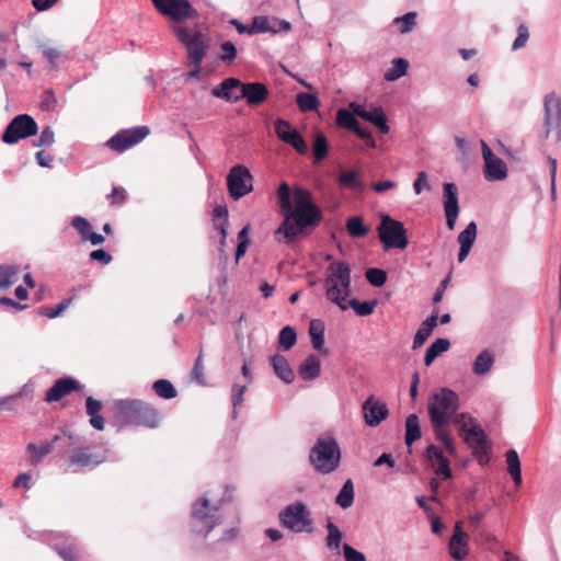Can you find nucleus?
Segmentation results:
<instances>
[{"label": "nucleus", "instance_id": "obj_29", "mask_svg": "<svg viewBox=\"0 0 561 561\" xmlns=\"http://www.w3.org/2000/svg\"><path fill=\"white\" fill-rule=\"evenodd\" d=\"M272 366L275 375L286 383H291L295 379L294 370L291 369L288 360L280 354H275L272 357Z\"/></svg>", "mask_w": 561, "mask_h": 561}, {"label": "nucleus", "instance_id": "obj_28", "mask_svg": "<svg viewBox=\"0 0 561 561\" xmlns=\"http://www.w3.org/2000/svg\"><path fill=\"white\" fill-rule=\"evenodd\" d=\"M58 439H59V435H55L50 442H46L42 445L28 443L26 446V451L30 455V462L32 465H37L38 462H41L42 459L54 449V444Z\"/></svg>", "mask_w": 561, "mask_h": 561}, {"label": "nucleus", "instance_id": "obj_2", "mask_svg": "<svg viewBox=\"0 0 561 561\" xmlns=\"http://www.w3.org/2000/svg\"><path fill=\"white\" fill-rule=\"evenodd\" d=\"M233 488L227 486L221 497L205 493L191 505V528L195 534L206 537L224 520L225 508L232 501Z\"/></svg>", "mask_w": 561, "mask_h": 561}, {"label": "nucleus", "instance_id": "obj_50", "mask_svg": "<svg viewBox=\"0 0 561 561\" xmlns=\"http://www.w3.org/2000/svg\"><path fill=\"white\" fill-rule=\"evenodd\" d=\"M355 113L352 111H347L345 108H341L337 111L336 115V123L345 128L354 129L356 125L358 124L357 119L355 118Z\"/></svg>", "mask_w": 561, "mask_h": 561}, {"label": "nucleus", "instance_id": "obj_21", "mask_svg": "<svg viewBox=\"0 0 561 561\" xmlns=\"http://www.w3.org/2000/svg\"><path fill=\"white\" fill-rule=\"evenodd\" d=\"M227 186L229 195L234 201L245 195V165L237 164L230 170L227 176Z\"/></svg>", "mask_w": 561, "mask_h": 561}, {"label": "nucleus", "instance_id": "obj_27", "mask_svg": "<svg viewBox=\"0 0 561 561\" xmlns=\"http://www.w3.org/2000/svg\"><path fill=\"white\" fill-rule=\"evenodd\" d=\"M321 362L316 355H309L298 368L299 377L305 381L314 380L320 376Z\"/></svg>", "mask_w": 561, "mask_h": 561}, {"label": "nucleus", "instance_id": "obj_19", "mask_svg": "<svg viewBox=\"0 0 561 561\" xmlns=\"http://www.w3.org/2000/svg\"><path fill=\"white\" fill-rule=\"evenodd\" d=\"M364 420L368 426L375 427L387 419L389 411L386 403L369 397L363 403Z\"/></svg>", "mask_w": 561, "mask_h": 561}, {"label": "nucleus", "instance_id": "obj_51", "mask_svg": "<svg viewBox=\"0 0 561 561\" xmlns=\"http://www.w3.org/2000/svg\"><path fill=\"white\" fill-rule=\"evenodd\" d=\"M71 301L72 298H65L55 308H41L38 313L49 319L57 318L58 316L61 314L62 311H65L70 306Z\"/></svg>", "mask_w": 561, "mask_h": 561}, {"label": "nucleus", "instance_id": "obj_62", "mask_svg": "<svg viewBox=\"0 0 561 561\" xmlns=\"http://www.w3.org/2000/svg\"><path fill=\"white\" fill-rule=\"evenodd\" d=\"M89 257L91 261L100 262L103 265H107L112 262V255L104 249H96L90 252Z\"/></svg>", "mask_w": 561, "mask_h": 561}, {"label": "nucleus", "instance_id": "obj_42", "mask_svg": "<svg viewBox=\"0 0 561 561\" xmlns=\"http://www.w3.org/2000/svg\"><path fill=\"white\" fill-rule=\"evenodd\" d=\"M296 102L301 112L316 111L320 105V101L314 94L305 92L298 93L296 95Z\"/></svg>", "mask_w": 561, "mask_h": 561}, {"label": "nucleus", "instance_id": "obj_54", "mask_svg": "<svg viewBox=\"0 0 561 561\" xmlns=\"http://www.w3.org/2000/svg\"><path fill=\"white\" fill-rule=\"evenodd\" d=\"M58 100L51 89L45 90L41 95V108L46 112L56 111Z\"/></svg>", "mask_w": 561, "mask_h": 561}, {"label": "nucleus", "instance_id": "obj_18", "mask_svg": "<svg viewBox=\"0 0 561 561\" xmlns=\"http://www.w3.org/2000/svg\"><path fill=\"white\" fill-rule=\"evenodd\" d=\"M444 210L448 229L453 230L459 214L458 192L454 183H444Z\"/></svg>", "mask_w": 561, "mask_h": 561}, {"label": "nucleus", "instance_id": "obj_63", "mask_svg": "<svg viewBox=\"0 0 561 561\" xmlns=\"http://www.w3.org/2000/svg\"><path fill=\"white\" fill-rule=\"evenodd\" d=\"M221 48V55L219 56V58L222 60V61H231L236 58L237 56V49H236V46L234 44H232L231 42H225L221 44L220 46Z\"/></svg>", "mask_w": 561, "mask_h": 561}, {"label": "nucleus", "instance_id": "obj_3", "mask_svg": "<svg viewBox=\"0 0 561 561\" xmlns=\"http://www.w3.org/2000/svg\"><path fill=\"white\" fill-rule=\"evenodd\" d=\"M459 407V398L456 392L447 388H442L433 393L428 399V414L435 435L440 440L445 449L455 455V444L446 424L451 420Z\"/></svg>", "mask_w": 561, "mask_h": 561}, {"label": "nucleus", "instance_id": "obj_48", "mask_svg": "<svg viewBox=\"0 0 561 561\" xmlns=\"http://www.w3.org/2000/svg\"><path fill=\"white\" fill-rule=\"evenodd\" d=\"M71 226L76 229L82 241H87L88 236L93 229L91 222L82 216L72 217Z\"/></svg>", "mask_w": 561, "mask_h": 561}, {"label": "nucleus", "instance_id": "obj_4", "mask_svg": "<svg viewBox=\"0 0 561 561\" xmlns=\"http://www.w3.org/2000/svg\"><path fill=\"white\" fill-rule=\"evenodd\" d=\"M115 419L122 425H137L156 428L160 417L157 409L138 399H122L114 402Z\"/></svg>", "mask_w": 561, "mask_h": 561}, {"label": "nucleus", "instance_id": "obj_61", "mask_svg": "<svg viewBox=\"0 0 561 561\" xmlns=\"http://www.w3.org/2000/svg\"><path fill=\"white\" fill-rule=\"evenodd\" d=\"M285 142L291 145L299 153H306L308 146L301 135L295 130L294 134L285 140Z\"/></svg>", "mask_w": 561, "mask_h": 561}, {"label": "nucleus", "instance_id": "obj_23", "mask_svg": "<svg viewBox=\"0 0 561 561\" xmlns=\"http://www.w3.org/2000/svg\"><path fill=\"white\" fill-rule=\"evenodd\" d=\"M449 553L455 560H462L468 554V536L462 531V523L457 522L449 541Z\"/></svg>", "mask_w": 561, "mask_h": 561}, {"label": "nucleus", "instance_id": "obj_15", "mask_svg": "<svg viewBox=\"0 0 561 561\" xmlns=\"http://www.w3.org/2000/svg\"><path fill=\"white\" fill-rule=\"evenodd\" d=\"M482 157L485 163L484 176L489 181H500L506 178L507 168L504 161L495 157L484 140H481Z\"/></svg>", "mask_w": 561, "mask_h": 561}, {"label": "nucleus", "instance_id": "obj_58", "mask_svg": "<svg viewBox=\"0 0 561 561\" xmlns=\"http://www.w3.org/2000/svg\"><path fill=\"white\" fill-rule=\"evenodd\" d=\"M55 142V133L50 126H45L39 137L34 141L35 147H49Z\"/></svg>", "mask_w": 561, "mask_h": 561}, {"label": "nucleus", "instance_id": "obj_5", "mask_svg": "<svg viewBox=\"0 0 561 561\" xmlns=\"http://www.w3.org/2000/svg\"><path fill=\"white\" fill-rule=\"evenodd\" d=\"M325 297L341 310L348 309L351 295V268L344 261L331 263L327 268L324 279Z\"/></svg>", "mask_w": 561, "mask_h": 561}, {"label": "nucleus", "instance_id": "obj_49", "mask_svg": "<svg viewBox=\"0 0 561 561\" xmlns=\"http://www.w3.org/2000/svg\"><path fill=\"white\" fill-rule=\"evenodd\" d=\"M347 232L353 238H360L367 233V228L363 224L360 217H352L346 222Z\"/></svg>", "mask_w": 561, "mask_h": 561}, {"label": "nucleus", "instance_id": "obj_46", "mask_svg": "<svg viewBox=\"0 0 561 561\" xmlns=\"http://www.w3.org/2000/svg\"><path fill=\"white\" fill-rule=\"evenodd\" d=\"M18 280L16 268L12 265H0V289H7Z\"/></svg>", "mask_w": 561, "mask_h": 561}, {"label": "nucleus", "instance_id": "obj_6", "mask_svg": "<svg viewBox=\"0 0 561 561\" xmlns=\"http://www.w3.org/2000/svg\"><path fill=\"white\" fill-rule=\"evenodd\" d=\"M309 459L316 471L323 474L333 472L341 461V449L335 438H319L310 450Z\"/></svg>", "mask_w": 561, "mask_h": 561}, {"label": "nucleus", "instance_id": "obj_9", "mask_svg": "<svg viewBox=\"0 0 561 561\" xmlns=\"http://www.w3.org/2000/svg\"><path fill=\"white\" fill-rule=\"evenodd\" d=\"M378 233L385 249L397 248L404 250L409 244L403 224L392 219L388 215L382 216L381 224L378 227Z\"/></svg>", "mask_w": 561, "mask_h": 561}, {"label": "nucleus", "instance_id": "obj_52", "mask_svg": "<svg viewBox=\"0 0 561 561\" xmlns=\"http://www.w3.org/2000/svg\"><path fill=\"white\" fill-rule=\"evenodd\" d=\"M339 183L344 187L355 190L362 187L357 172L352 170L343 171L339 176Z\"/></svg>", "mask_w": 561, "mask_h": 561}, {"label": "nucleus", "instance_id": "obj_32", "mask_svg": "<svg viewBox=\"0 0 561 561\" xmlns=\"http://www.w3.org/2000/svg\"><path fill=\"white\" fill-rule=\"evenodd\" d=\"M309 335L314 350L322 355L328 354V350L324 347V325L319 320H312L309 327Z\"/></svg>", "mask_w": 561, "mask_h": 561}, {"label": "nucleus", "instance_id": "obj_24", "mask_svg": "<svg viewBox=\"0 0 561 561\" xmlns=\"http://www.w3.org/2000/svg\"><path fill=\"white\" fill-rule=\"evenodd\" d=\"M426 457L434 467V471L437 476L445 480L451 477L449 461L444 457L443 451L437 446H428L426 449Z\"/></svg>", "mask_w": 561, "mask_h": 561}, {"label": "nucleus", "instance_id": "obj_35", "mask_svg": "<svg viewBox=\"0 0 561 561\" xmlns=\"http://www.w3.org/2000/svg\"><path fill=\"white\" fill-rule=\"evenodd\" d=\"M450 347V343L447 339H437L435 340L426 350L424 364L430 366L435 358H437L440 354L448 351Z\"/></svg>", "mask_w": 561, "mask_h": 561}, {"label": "nucleus", "instance_id": "obj_60", "mask_svg": "<svg viewBox=\"0 0 561 561\" xmlns=\"http://www.w3.org/2000/svg\"><path fill=\"white\" fill-rule=\"evenodd\" d=\"M415 18H416V14L410 12V13L404 14L403 16L397 18L394 20V23L400 25L401 33H408L414 26Z\"/></svg>", "mask_w": 561, "mask_h": 561}, {"label": "nucleus", "instance_id": "obj_64", "mask_svg": "<svg viewBox=\"0 0 561 561\" xmlns=\"http://www.w3.org/2000/svg\"><path fill=\"white\" fill-rule=\"evenodd\" d=\"M343 552L345 561H366L365 556L348 543L343 545Z\"/></svg>", "mask_w": 561, "mask_h": 561}, {"label": "nucleus", "instance_id": "obj_16", "mask_svg": "<svg viewBox=\"0 0 561 561\" xmlns=\"http://www.w3.org/2000/svg\"><path fill=\"white\" fill-rule=\"evenodd\" d=\"M106 457L103 454L91 453L90 447H77L68 458L69 468L93 469L104 462Z\"/></svg>", "mask_w": 561, "mask_h": 561}, {"label": "nucleus", "instance_id": "obj_8", "mask_svg": "<svg viewBox=\"0 0 561 561\" xmlns=\"http://www.w3.org/2000/svg\"><path fill=\"white\" fill-rule=\"evenodd\" d=\"M279 520L283 526L297 534L311 533L313 530L310 512L301 502L286 506L279 513Z\"/></svg>", "mask_w": 561, "mask_h": 561}, {"label": "nucleus", "instance_id": "obj_31", "mask_svg": "<svg viewBox=\"0 0 561 561\" xmlns=\"http://www.w3.org/2000/svg\"><path fill=\"white\" fill-rule=\"evenodd\" d=\"M54 549L64 561H78L79 549L75 538L70 536L65 537L60 545H54Z\"/></svg>", "mask_w": 561, "mask_h": 561}, {"label": "nucleus", "instance_id": "obj_10", "mask_svg": "<svg viewBox=\"0 0 561 561\" xmlns=\"http://www.w3.org/2000/svg\"><path fill=\"white\" fill-rule=\"evenodd\" d=\"M37 131V123L31 115L19 114L7 125L1 140L8 145H14L21 139L36 135Z\"/></svg>", "mask_w": 561, "mask_h": 561}, {"label": "nucleus", "instance_id": "obj_13", "mask_svg": "<svg viewBox=\"0 0 561 561\" xmlns=\"http://www.w3.org/2000/svg\"><path fill=\"white\" fill-rule=\"evenodd\" d=\"M149 134L147 126H138L129 129H123L112 136L105 146L116 152H124L133 146L140 142Z\"/></svg>", "mask_w": 561, "mask_h": 561}, {"label": "nucleus", "instance_id": "obj_14", "mask_svg": "<svg viewBox=\"0 0 561 561\" xmlns=\"http://www.w3.org/2000/svg\"><path fill=\"white\" fill-rule=\"evenodd\" d=\"M211 94L218 99L234 103L245 98V83L236 78H227L213 88Z\"/></svg>", "mask_w": 561, "mask_h": 561}, {"label": "nucleus", "instance_id": "obj_22", "mask_svg": "<svg viewBox=\"0 0 561 561\" xmlns=\"http://www.w3.org/2000/svg\"><path fill=\"white\" fill-rule=\"evenodd\" d=\"M80 383L71 377H62L55 381V383L47 390L45 396L46 402L59 401L65 396L72 391L79 390Z\"/></svg>", "mask_w": 561, "mask_h": 561}, {"label": "nucleus", "instance_id": "obj_45", "mask_svg": "<svg viewBox=\"0 0 561 561\" xmlns=\"http://www.w3.org/2000/svg\"><path fill=\"white\" fill-rule=\"evenodd\" d=\"M297 341V334L293 327H284L278 335V346L284 351H289Z\"/></svg>", "mask_w": 561, "mask_h": 561}, {"label": "nucleus", "instance_id": "obj_44", "mask_svg": "<svg viewBox=\"0 0 561 561\" xmlns=\"http://www.w3.org/2000/svg\"><path fill=\"white\" fill-rule=\"evenodd\" d=\"M156 393L162 399H173L178 396L175 387L167 379H158L152 386Z\"/></svg>", "mask_w": 561, "mask_h": 561}, {"label": "nucleus", "instance_id": "obj_1", "mask_svg": "<svg viewBox=\"0 0 561 561\" xmlns=\"http://www.w3.org/2000/svg\"><path fill=\"white\" fill-rule=\"evenodd\" d=\"M277 196L284 216V221L275 231L278 241L293 242L307 227L320 221L321 211L309 191L297 187L291 199L288 185L282 183Z\"/></svg>", "mask_w": 561, "mask_h": 561}, {"label": "nucleus", "instance_id": "obj_20", "mask_svg": "<svg viewBox=\"0 0 561 561\" xmlns=\"http://www.w3.org/2000/svg\"><path fill=\"white\" fill-rule=\"evenodd\" d=\"M290 24L287 21H279L276 18L256 16L253 19L251 27H248V33H272L276 34L280 31H289Z\"/></svg>", "mask_w": 561, "mask_h": 561}, {"label": "nucleus", "instance_id": "obj_17", "mask_svg": "<svg viewBox=\"0 0 561 561\" xmlns=\"http://www.w3.org/2000/svg\"><path fill=\"white\" fill-rule=\"evenodd\" d=\"M350 107L353 112L363 119L374 124L382 134L389 133L387 117L380 106L367 108L365 105L358 103H351Z\"/></svg>", "mask_w": 561, "mask_h": 561}, {"label": "nucleus", "instance_id": "obj_41", "mask_svg": "<svg viewBox=\"0 0 561 561\" xmlns=\"http://www.w3.org/2000/svg\"><path fill=\"white\" fill-rule=\"evenodd\" d=\"M312 151L314 162L317 163L320 162L328 154L329 142L321 131H318L314 135Z\"/></svg>", "mask_w": 561, "mask_h": 561}, {"label": "nucleus", "instance_id": "obj_12", "mask_svg": "<svg viewBox=\"0 0 561 561\" xmlns=\"http://www.w3.org/2000/svg\"><path fill=\"white\" fill-rule=\"evenodd\" d=\"M545 137L554 136L561 141V99L553 93L545 98Z\"/></svg>", "mask_w": 561, "mask_h": 561}, {"label": "nucleus", "instance_id": "obj_34", "mask_svg": "<svg viewBox=\"0 0 561 561\" xmlns=\"http://www.w3.org/2000/svg\"><path fill=\"white\" fill-rule=\"evenodd\" d=\"M493 364H494L493 354L490 351L484 350L474 359L473 373L478 376H483L490 371Z\"/></svg>", "mask_w": 561, "mask_h": 561}, {"label": "nucleus", "instance_id": "obj_37", "mask_svg": "<svg viewBox=\"0 0 561 561\" xmlns=\"http://www.w3.org/2000/svg\"><path fill=\"white\" fill-rule=\"evenodd\" d=\"M214 227L219 230L222 241L227 237L228 209L226 205H217L213 211Z\"/></svg>", "mask_w": 561, "mask_h": 561}, {"label": "nucleus", "instance_id": "obj_40", "mask_svg": "<svg viewBox=\"0 0 561 561\" xmlns=\"http://www.w3.org/2000/svg\"><path fill=\"white\" fill-rule=\"evenodd\" d=\"M409 62L403 58H396L391 62V67L385 72L387 81H394L403 77L408 71Z\"/></svg>", "mask_w": 561, "mask_h": 561}, {"label": "nucleus", "instance_id": "obj_38", "mask_svg": "<svg viewBox=\"0 0 561 561\" xmlns=\"http://www.w3.org/2000/svg\"><path fill=\"white\" fill-rule=\"evenodd\" d=\"M419 438H421L419 417L416 414H410L405 421V444L411 446Z\"/></svg>", "mask_w": 561, "mask_h": 561}, {"label": "nucleus", "instance_id": "obj_39", "mask_svg": "<svg viewBox=\"0 0 561 561\" xmlns=\"http://www.w3.org/2000/svg\"><path fill=\"white\" fill-rule=\"evenodd\" d=\"M354 502V484L351 479L346 480L340 490L335 503L343 510L352 506Z\"/></svg>", "mask_w": 561, "mask_h": 561}, {"label": "nucleus", "instance_id": "obj_55", "mask_svg": "<svg viewBox=\"0 0 561 561\" xmlns=\"http://www.w3.org/2000/svg\"><path fill=\"white\" fill-rule=\"evenodd\" d=\"M191 379L196 381L198 385L204 386L206 383L204 377V365H203V353L199 352L197 358L195 359L194 366L191 370Z\"/></svg>", "mask_w": 561, "mask_h": 561}, {"label": "nucleus", "instance_id": "obj_57", "mask_svg": "<svg viewBox=\"0 0 561 561\" xmlns=\"http://www.w3.org/2000/svg\"><path fill=\"white\" fill-rule=\"evenodd\" d=\"M244 391H245V386L236 385L232 388V396H231V401H232V407H233L232 415H231L232 419H236L239 410L242 408Z\"/></svg>", "mask_w": 561, "mask_h": 561}, {"label": "nucleus", "instance_id": "obj_56", "mask_svg": "<svg viewBox=\"0 0 561 561\" xmlns=\"http://www.w3.org/2000/svg\"><path fill=\"white\" fill-rule=\"evenodd\" d=\"M366 278L373 286L380 287L387 282V274L380 268L371 267L366 271Z\"/></svg>", "mask_w": 561, "mask_h": 561}, {"label": "nucleus", "instance_id": "obj_43", "mask_svg": "<svg viewBox=\"0 0 561 561\" xmlns=\"http://www.w3.org/2000/svg\"><path fill=\"white\" fill-rule=\"evenodd\" d=\"M327 529H328V536L325 538V543H327L328 548L334 549L336 551V553L339 554L341 540H342V533L339 529V527L331 520L328 522Z\"/></svg>", "mask_w": 561, "mask_h": 561}, {"label": "nucleus", "instance_id": "obj_47", "mask_svg": "<svg viewBox=\"0 0 561 561\" xmlns=\"http://www.w3.org/2000/svg\"><path fill=\"white\" fill-rule=\"evenodd\" d=\"M454 422L459 426V432L462 436L480 425L477 420L468 413L457 415Z\"/></svg>", "mask_w": 561, "mask_h": 561}, {"label": "nucleus", "instance_id": "obj_11", "mask_svg": "<svg viewBox=\"0 0 561 561\" xmlns=\"http://www.w3.org/2000/svg\"><path fill=\"white\" fill-rule=\"evenodd\" d=\"M152 3L160 13L169 16L175 23L197 16V11L188 0H152Z\"/></svg>", "mask_w": 561, "mask_h": 561}, {"label": "nucleus", "instance_id": "obj_25", "mask_svg": "<svg viewBox=\"0 0 561 561\" xmlns=\"http://www.w3.org/2000/svg\"><path fill=\"white\" fill-rule=\"evenodd\" d=\"M477 238V225L471 221L463 231L458 236V242L460 244L458 261L462 262L467 259L471 247Z\"/></svg>", "mask_w": 561, "mask_h": 561}, {"label": "nucleus", "instance_id": "obj_53", "mask_svg": "<svg viewBox=\"0 0 561 561\" xmlns=\"http://www.w3.org/2000/svg\"><path fill=\"white\" fill-rule=\"evenodd\" d=\"M348 308H353L358 316H368L374 312L377 301H363L359 302L356 299H350Z\"/></svg>", "mask_w": 561, "mask_h": 561}, {"label": "nucleus", "instance_id": "obj_33", "mask_svg": "<svg viewBox=\"0 0 561 561\" xmlns=\"http://www.w3.org/2000/svg\"><path fill=\"white\" fill-rule=\"evenodd\" d=\"M268 95V90L265 84L254 82H248V105H260Z\"/></svg>", "mask_w": 561, "mask_h": 561}, {"label": "nucleus", "instance_id": "obj_7", "mask_svg": "<svg viewBox=\"0 0 561 561\" xmlns=\"http://www.w3.org/2000/svg\"><path fill=\"white\" fill-rule=\"evenodd\" d=\"M172 31L184 45L190 65H202L207 48L202 32L196 26L187 27L181 25H173Z\"/></svg>", "mask_w": 561, "mask_h": 561}, {"label": "nucleus", "instance_id": "obj_59", "mask_svg": "<svg viewBox=\"0 0 561 561\" xmlns=\"http://www.w3.org/2000/svg\"><path fill=\"white\" fill-rule=\"evenodd\" d=\"M296 129L291 128V126L289 125L288 122L282 119V118H278L276 122H275V131H276V135L283 140L285 141L286 139H288L295 131Z\"/></svg>", "mask_w": 561, "mask_h": 561}, {"label": "nucleus", "instance_id": "obj_30", "mask_svg": "<svg viewBox=\"0 0 561 561\" xmlns=\"http://www.w3.org/2000/svg\"><path fill=\"white\" fill-rule=\"evenodd\" d=\"M437 325V313L426 318L417 329L413 339V350L420 348L431 336L434 328Z\"/></svg>", "mask_w": 561, "mask_h": 561}, {"label": "nucleus", "instance_id": "obj_26", "mask_svg": "<svg viewBox=\"0 0 561 561\" xmlns=\"http://www.w3.org/2000/svg\"><path fill=\"white\" fill-rule=\"evenodd\" d=\"M463 439L473 449L474 454H486L489 445L484 431L480 425L463 435Z\"/></svg>", "mask_w": 561, "mask_h": 561}, {"label": "nucleus", "instance_id": "obj_36", "mask_svg": "<svg viewBox=\"0 0 561 561\" xmlns=\"http://www.w3.org/2000/svg\"><path fill=\"white\" fill-rule=\"evenodd\" d=\"M507 470L517 485L522 484V469L520 461L516 450L510 449L506 451Z\"/></svg>", "mask_w": 561, "mask_h": 561}]
</instances>
